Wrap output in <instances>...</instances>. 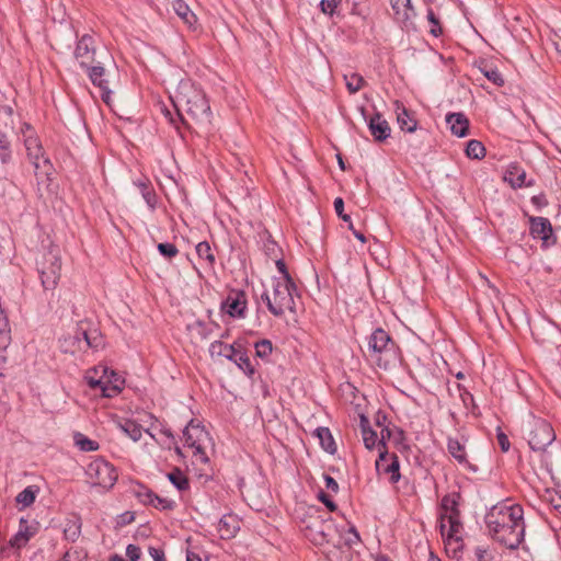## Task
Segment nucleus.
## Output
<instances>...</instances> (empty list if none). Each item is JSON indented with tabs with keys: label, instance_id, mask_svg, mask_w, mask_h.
<instances>
[{
	"label": "nucleus",
	"instance_id": "obj_1",
	"mask_svg": "<svg viewBox=\"0 0 561 561\" xmlns=\"http://www.w3.org/2000/svg\"><path fill=\"white\" fill-rule=\"evenodd\" d=\"M490 536L508 549H516L524 541V510L518 504L494 505L485 515Z\"/></svg>",
	"mask_w": 561,
	"mask_h": 561
},
{
	"label": "nucleus",
	"instance_id": "obj_2",
	"mask_svg": "<svg viewBox=\"0 0 561 561\" xmlns=\"http://www.w3.org/2000/svg\"><path fill=\"white\" fill-rule=\"evenodd\" d=\"M368 353L376 364L387 369L399 359V347L390 334L381 328L376 329L368 337Z\"/></svg>",
	"mask_w": 561,
	"mask_h": 561
},
{
	"label": "nucleus",
	"instance_id": "obj_3",
	"mask_svg": "<svg viewBox=\"0 0 561 561\" xmlns=\"http://www.w3.org/2000/svg\"><path fill=\"white\" fill-rule=\"evenodd\" d=\"M305 536L314 545L323 546L331 540L333 520L325 517L319 510H312L302 520Z\"/></svg>",
	"mask_w": 561,
	"mask_h": 561
},
{
	"label": "nucleus",
	"instance_id": "obj_4",
	"mask_svg": "<svg viewBox=\"0 0 561 561\" xmlns=\"http://www.w3.org/2000/svg\"><path fill=\"white\" fill-rule=\"evenodd\" d=\"M556 439V433L550 423L545 420L536 419L529 425L528 431V445L537 453H541L546 465H551L550 454L547 451V447L550 446Z\"/></svg>",
	"mask_w": 561,
	"mask_h": 561
},
{
	"label": "nucleus",
	"instance_id": "obj_5",
	"mask_svg": "<svg viewBox=\"0 0 561 561\" xmlns=\"http://www.w3.org/2000/svg\"><path fill=\"white\" fill-rule=\"evenodd\" d=\"M296 289L294 282L275 280L273 283V305H270V312L275 317H282L286 310L295 312L294 293Z\"/></svg>",
	"mask_w": 561,
	"mask_h": 561
},
{
	"label": "nucleus",
	"instance_id": "obj_6",
	"mask_svg": "<svg viewBox=\"0 0 561 561\" xmlns=\"http://www.w3.org/2000/svg\"><path fill=\"white\" fill-rule=\"evenodd\" d=\"M85 473L93 485L110 490L117 481L115 467L103 458H98L88 465Z\"/></svg>",
	"mask_w": 561,
	"mask_h": 561
},
{
	"label": "nucleus",
	"instance_id": "obj_7",
	"mask_svg": "<svg viewBox=\"0 0 561 561\" xmlns=\"http://www.w3.org/2000/svg\"><path fill=\"white\" fill-rule=\"evenodd\" d=\"M44 289L56 288L61 272V260L57 249H50L43 257L38 268Z\"/></svg>",
	"mask_w": 561,
	"mask_h": 561
},
{
	"label": "nucleus",
	"instance_id": "obj_8",
	"mask_svg": "<svg viewBox=\"0 0 561 561\" xmlns=\"http://www.w3.org/2000/svg\"><path fill=\"white\" fill-rule=\"evenodd\" d=\"M185 111L193 119L201 123H210L211 112L209 102L202 91L194 90L185 100Z\"/></svg>",
	"mask_w": 561,
	"mask_h": 561
},
{
	"label": "nucleus",
	"instance_id": "obj_9",
	"mask_svg": "<svg viewBox=\"0 0 561 561\" xmlns=\"http://www.w3.org/2000/svg\"><path fill=\"white\" fill-rule=\"evenodd\" d=\"M92 84L101 91V99L107 105L112 106V90L108 87V80L105 78L104 62L98 59L95 64H91L84 68Z\"/></svg>",
	"mask_w": 561,
	"mask_h": 561
},
{
	"label": "nucleus",
	"instance_id": "obj_10",
	"mask_svg": "<svg viewBox=\"0 0 561 561\" xmlns=\"http://www.w3.org/2000/svg\"><path fill=\"white\" fill-rule=\"evenodd\" d=\"M73 56L82 69L95 64L98 58L94 37L90 34H83L77 42Z\"/></svg>",
	"mask_w": 561,
	"mask_h": 561
},
{
	"label": "nucleus",
	"instance_id": "obj_11",
	"mask_svg": "<svg viewBox=\"0 0 561 561\" xmlns=\"http://www.w3.org/2000/svg\"><path fill=\"white\" fill-rule=\"evenodd\" d=\"M376 470L380 476H388L389 482L392 484L399 482L401 478L399 458L396 454H389L388 450L379 451L376 460Z\"/></svg>",
	"mask_w": 561,
	"mask_h": 561
},
{
	"label": "nucleus",
	"instance_id": "obj_12",
	"mask_svg": "<svg viewBox=\"0 0 561 561\" xmlns=\"http://www.w3.org/2000/svg\"><path fill=\"white\" fill-rule=\"evenodd\" d=\"M22 141L25 147L27 158L35 169V173L37 174V171L41 168V160L46 169L45 172H47L51 168V164L49 159L44 157V149L37 134L23 138Z\"/></svg>",
	"mask_w": 561,
	"mask_h": 561
},
{
	"label": "nucleus",
	"instance_id": "obj_13",
	"mask_svg": "<svg viewBox=\"0 0 561 561\" xmlns=\"http://www.w3.org/2000/svg\"><path fill=\"white\" fill-rule=\"evenodd\" d=\"M529 232L534 239H540L542 245L549 247L556 243L557 238L553 234L551 222L546 217H530Z\"/></svg>",
	"mask_w": 561,
	"mask_h": 561
},
{
	"label": "nucleus",
	"instance_id": "obj_14",
	"mask_svg": "<svg viewBox=\"0 0 561 561\" xmlns=\"http://www.w3.org/2000/svg\"><path fill=\"white\" fill-rule=\"evenodd\" d=\"M221 309L232 318H243L247 310V295L243 290H232L221 304Z\"/></svg>",
	"mask_w": 561,
	"mask_h": 561
},
{
	"label": "nucleus",
	"instance_id": "obj_15",
	"mask_svg": "<svg viewBox=\"0 0 561 561\" xmlns=\"http://www.w3.org/2000/svg\"><path fill=\"white\" fill-rule=\"evenodd\" d=\"M462 524L460 522V515L458 516H448V518L443 522L440 519V533L443 537L446 538L447 545L455 542L457 545L461 543V534Z\"/></svg>",
	"mask_w": 561,
	"mask_h": 561
},
{
	"label": "nucleus",
	"instance_id": "obj_16",
	"mask_svg": "<svg viewBox=\"0 0 561 561\" xmlns=\"http://www.w3.org/2000/svg\"><path fill=\"white\" fill-rule=\"evenodd\" d=\"M227 358L233 362L247 376L252 377L254 375V367L241 344L233 343L231 353L227 355Z\"/></svg>",
	"mask_w": 561,
	"mask_h": 561
},
{
	"label": "nucleus",
	"instance_id": "obj_17",
	"mask_svg": "<svg viewBox=\"0 0 561 561\" xmlns=\"http://www.w3.org/2000/svg\"><path fill=\"white\" fill-rule=\"evenodd\" d=\"M526 171L517 163H512L507 167L504 173V181L510 183L513 188H520L524 186H531L533 182L526 181Z\"/></svg>",
	"mask_w": 561,
	"mask_h": 561
},
{
	"label": "nucleus",
	"instance_id": "obj_18",
	"mask_svg": "<svg viewBox=\"0 0 561 561\" xmlns=\"http://www.w3.org/2000/svg\"><path fill=\"white\" fill-rule=\"evenodd\" d=\"M368 128L376 141H383L390 136V126L380 113H375L368 122Z\"/></svg>",
	"mask_w": 561,
	"mask_h": 561
},
{
	"label": "nucleus",
	"instance_id": "obj_19",
	"mask_svg": "<svg viewBox=\"0 0 561 561\" xmlns=\"http://www.w3.org/2000/svg\"><path fill=\"white\" fill-rule=\"evenodd\" d=\"M446 123L449 125L451 134L457 137H466L469 133V121L463 113H448Z\"/></svg>",
	"mask_w": 561,
	"mask_h": 561
},
{
	"label": "nucleus",
	"instance_id": "obj_20",
	"mask_svg": "<svg viewBox=\"0 0 561 561\" xmlns=\"http://www.w3.org/2000/svg\"><path fill=\"white\" fill-rule=\"evenodd\" d=\"M36 530L37 528L35 526H31L26 519L21 518L19 530L10 539V545L18 549L24 547L28 542V540L36 534Z\"/></svg>",
	"mask_w": 561,
	"mask_h": 561
},
{
	"label": "nucleus",
	"instance_id": "obj_21",
	"mask_svg": "<svg viewBox=\"0 0 561 561\" xmlns=\"http://www.w3.org/2000/svg\"><path fill=\"white\" fill-rule=\"evenodd\" d=\"M394 18L398 22L407 25L415 15L411 0H390Z\"/></svg>",
	"mask_w": 561,
	"mask_h": 561
},
{
	"label": "nucleus",
	"instance_id": "obj_22",
	"mask_svg": "<svg viewBox=\"0 0 561 561\" xmlns=\"http://www.w3.org/2000/svg\"><path fill=\"white\" fill-rule=\"evenodd\" d=\"M447 449L449 454L458 461L459 465L468 468L469 470L477 472L478 468L470 463L467 458L465 446L456 438H448Z\"/></svg>",
	"mask_w": 561,
	"mask_h": 561
},
{
	"label": "nucleus",
	"instance_id": "obj_23",
	"mask_svg": "<svg viewBox=\"0 0 561 561\" xmlns=\"http://www.w3.org/2000/svg\"><path fill=\"white\" fill-rule=\"evenodd\" d=\"M82 522L80 516L73 514L71 517L66 519L64 526V537L66 540L75 542L81 535Z\"/></svg>",
	"mask_w": 561,
	"mask_h": 561
},
{
	"label": "nucleus",
	"instance_id": "obj_24",
	"mask_svg": "<svg viewBox=\"0 0 561 561\" xmlns=\"http://www.w3.org/2000/svg\"><path fill=\"white\" fill-rule=\"evenodd\" d=\"M458 499H459L458 493L447 494L442 499L440 506H442V510L444 511V513L440 514V519L443 522H445V519L448 518V516L460 515V512L458 510V504H459Z\"/></svg>",
	"mask_w": 561,
	"mask_h": 561
},
{
	"label": "nucleus",
	"instance_id": "obj_25",
	"mask_svg": "<svg viewBox=\"0 0 561 561\" xmlns=\"http://www.w3.org/2000/svg\"><path fill=\"white\" fill-rule=\"evenodd\" d=\"M397 121L402 130L412 133L416 129L417 122L412 117L409 111L397 102Z\"/></svg>",
	"mask_w": 561,
	"mask_h": 561
},
{
	"label": "nucleus",
	"instance_id": "obj_26",
	"mask_svg": "<svg viewBox=\"0 0 561 561\" xmlns=\"http://www.w3.org/2000/svg\"><path fill=\"white\" fill-rule=\"evenodd\" d=\"M313 435L319 439L321 447L329 454L333 455L336 451L334 438L328 427H318L314 430Z\"/></svg>",
	"mask_w": 561,
	"mask_h": 561
},
{
	"label": "nucleus",
	"instance_id": "obj_27",
	"mask_svg": "<svg viewBox=\"0 0 561 561\" xmlns=\"http://www.w3.org/2000/svg\"><path fill=\"white\" fill-rule=\"evenodd\" d=\"M174 12L185 24L192 27L196 23V16L183 0H174L172 3Z\"/></svg>",
	"mask_w": 561,
	"mask_h": 561
},
{
	"label": "nucleus",
	"instance_id": "obj_28",
	"mask_svg": "<svg viewBox=\"0 0 561 561\" xmlns=\"http://www.w3.org/2000/svg\"><path fill=\"white\" fill-rule=\"evenodd\" d=\"M482 75L492 83H494L497 87H502L504 84V79L502 77V73L497 70L496 67L489 65L486 62H481V66L479 67Z\"/></svg>",
	"mask_w": 561,
	"mask_h": 561
},
{
	"label": "nucleus",
	"instance_id": "obj_29",
	"mask_svg": "<svg viewBox=\"0 0 561 561\" xmlns=\"http://www.w3.org/2000/svg\"><path fill=\"white\" fill-rule=\"evenodd\" d=\"M11 344V329L8 317L0 310V348L7 350Z\"/></svg>",
	"mask_w": 561,
	"mask_h": 561
},
{
	"label": "nucleus",
	"instance_id": "obj_30",
	"mask_svg": "<svg viewBox=\"0 0 561 561\" xmlns=\"http://www.w3.org/2000/svg\"><path fill=\"white\" fill-rule=\"evenodd\" d=\"M137 187L140 191V194L142 195L144 199L146 201L147 205L154 209L157 205V195L153 191V188L150 185L149 181H139L136 183Z\"/></svg>",
	"mask_w": 561,
	"mask_h": 561
},
{
	"label": "nucleus",
	"instance_id": "obj_31",
	"mask_svg": "<svg viewBox=\"0 0 561 561\" xmlns=\"http://www.w3.org/2000/svg\"><path fill=\"white\" fill-rule=\"evenodd\" d=\"M119 427L134 442H138L142 436V427L133 420H125L119 423Z\"/></svg>",
	"mask_w": 561,
	"mask_h": 561
},
{
	"label": "nucleus",
	"instance_id": "obj_32",
	"mask_svg": "<svg viewBox=\"0 0 561 561\" xmlns=\"http://www.w3.org/2000/svg\"><path fill=\"white\" fill-rule=\"evenodd\" d=\"M13 152L9 137L0 130V161L9 164L12 161Z\"/></svg>",
	"mask_w": 561,
	"mask_h": 561
},
{
	"label": "nucleus",
	"instance_id": "obj_33",
	"mask_svg": "<svg viewBox=\"0 0 561 561\" xmlns=\"http://www.w3.org/2000/svg\"><path fill=\"white\" fill-rule=\"evenodd\" d=\"M168 479L179 491H186L190 488L187 477L178 468L168 473Z\"/></svg>",
	"mask_w": 561,
	"mask_h": 561
},
{
	"label": "nucleus",
	"instance_id": "obj_34",
	"mask_svg": "<svg viewBox=\"0 0 561 561\" xmlns=\"http://www.w3.org/2000/svg\"><path fill=\"white\" fill-rule=\"evenodd\" d=\"M196 253L198 257L205 262L206 266H214L215 255L211 251L210 244L207 241H202L196 245Z\"/></svg>",
	"mask_w": 561,
	"mask_h": 561
},
{
	"label": "nucleus",
	"instance_id": "obj_35",
	"mask_svg": "<svg viewBox=\"0 0 561 561\" xmlns=\"http://www.w3.org/2000/svg\"><path fill=\"white\" fill-rule=\"evenodd\" d=\"M133 494L144 504L151 505L154 492L141 483H137L133 489Z\"/></svg>",
	"mask_w": 561,
	"mask_h": 561
},
{
	"label": "nucleus",
	"instance_id": "obj_36",
	"mask_svg": "<svg viewBox=\"0 0 561 561\" xmlns=\"http://www.w3.org/2000/svg\"><path fill=\"white\" fill-rule=\"evenodd\" d=\"M36 493L37 490L35 489V486L30 485L16 495L15 501L23 507H28L35 502Z\"/></svg>",
	"mask_w": 561,
	"mask_h": 561
},
{
	"label": "nucleus",
	"instance_id": "obj_37",
	"mask_svg": "<svg viewBox=\"0 0 561 561\" xmlns=\"http://www.w3.org/2000/svg\"><path fill=\"white\" fill-rule=\"evenodd\" d=\"M466 154L471 159H482L485 156V148L481 141L472 139L467 144Z\"/></svg>",
	"mask_w": 561,
	"mask_h": 561
},
{
	"label": "nucleus",
	"instance_id": "obj_38",
	"mask_svg": "<svg viewBox=\"0 0 561 561\" xmlns=\"http://www.w3.org/2000/svg\"><path fill=\"white\" fill-rule=\"evenodd\" d=\"M344 79L346 81L347 90L351 93L358 92L364 87V84L366 83L364 78L360 75H358V73H351L348 76L345 75Z\"/></svg>",
	"mask_w": 561,
	"mask_h": 561
},
{
	"label": "nucleus",
	"instance_id": "obj_39",
	"mask_svg": "<svg viewBox=\"0 0 561 561\" xmlns=\"http://www.w3.org/2000/svg\"><path fill=\"white\" fill-rule=\"evenodd\" d=\"M75 442L76 445L82 450V451H94L99 449V444L95 440H92L88 437H85L83 434L77 433L75 435Z\"/></svg>",
	"mask_w": 561,
	"mask_h": 561
},
{
	"label": "nucleus",
	"instance_id": "obj_40",
	"mask_svg": "<svg viewBox=\"0 0 561 561\" xmlns=\"http://www.w3.org/2000/svg\"><path fill=\"white\" fill-rule=\"evenodd\" d=\"M230 519H233V517L232 516H224L219 520L218 530L220 533L221 538H231L236 534V527L230 526V523H229Z\"/></svg>",
	"mask_w": 561,
	"mask_h": 561
},
{
	"label": "nucleus",
	"instance_id": "obj_41",
	"mask_svg": "<svg viewBox=\"0 0 561 561\" xmlns=\"http://www.w3.org/2000/svg\"><path fill=\"white\" fill-rule=\"evenodd\" d=\"M254 347H255L256 356L262 358V359L267 358L268 355H271V353L273 351L272 342L270 340H266V339L256 342Z\"/></svg>",
	"mask_w": 561,
	"mask_h": 561
},
{
	"label": "nucleus",
	"instance_id": "obj_42",
	"mask_svg": "<svg viewBox=\"0 0 561 561\" xmlns=\"http://www.w3.org/2000/svg\"><path fill=\"white\" fill-rule=\"evenodd\" d=\"M232 347H233V344L229 345V344H225L220 341H215L210 344L209 352L213 356L218 355V356H224L227 358V355H229V353H231Z\"/></svg>",
	"mask_w": 561,
	"mask_h": 561
},
{
	"label": "nucleus",
	"instance_id": "obj_43",
	"mask_svg": "<svg viewBox=\"0 0 561 561\" xmlns=\"http://www.w3.org/2000/svg\"><path fill=\"white\" fill-rule=\"evenodd\" d=\"M151 506L160 511H172L175 507V502L154 494Z\"/></svg>",
	"mask_w": 561,
	"mask_h": 561
},
{
	"label": "nucleus",
	"instance_id": "obj_44",
	"mask_svg": "<svg viewBox=\"0 0 561 561\" xmlns=\"http://www.w3.org/2000/svg\"><path fill=\"white\" fill-rule=\"evenodd\" d=\"M427 21L432 24L430 33L435 37L442 35L443 30L438 16L434 13L433 9H427Z\"/></svg>",
	"mask_w": 561,
	"mask_h": 561
},
{
	"label": "nucleus",
	"instance_id": "obj_45",
	"mask_svg": "<svg viewBox=\"0 0 561 561\" xmlns=\"http://www.w3.org/2000/svg\"><path fill=\"white\" fill-rule=\"evenodd\" d=\"M190 428L196 430L199 432V434H203V430L199 428L198 425H194V421L191 420V422L187 424V426L183 431V436L185 439V445L188 447L196 446V443H198V438H194L193 435L190 433Z\"/></svg>",
	"mask_w": 561,
	"mask_h": 561
},
{
	"label": "nucleus",
	"instance_id": "obj_46",
	"mask_svg": "<svg viewBox=\"0 0 561 561\" xmlns=\"http://www.w3.org/2000/svg\"><path fill=\"white\" fill-rule=\"evenodd\" d=\"M543 501L550 504L556 511L561 514V494L556 491L547 490L543 495Z\"/></svg>",
	"mask_w": 561,
	"mask_h": 561
},
{
	"label": "nucleus",
	"instance_id": "obj_47",
	"mask_svg": "<svg viewBox=\"0 0 561 561\" xmlns=\"http://www.w3.org/2000/svg\"><path fill=\"white\" fill-rule=\"evenodd\" d=\"M157 249H158L159 253L162 256H164L165 259H172L179 253V250L175 247V244L169 243V242L159 243L157 245Z\"/></svg>",
	"mask_w": 561,
	"mask_h": 561
},
{
	"label": "nucleus",
	"instance_id": "obj_48",
	"mask_svg": "<svg viewBox=\"0 0 561 561\" xmlns=\"http://www.w3.org/2000/svg\"><path fill=\"white\" fill-rule=\"evenodd\" d=\"M121 391H122V387H121L118 383H116V382L112 383V382H110V381H105V385H104V386H102V391H101V393H102V396H103L104 398H114V397H116Z\"/></svg>",
	"mask_w": 561,
	"mask_h": 561
},
{
	"label": "nucleus",
	"instance_id": "obj_49",
	"mask_svg": "<svg viewBox=\"0 0 561 561\" xmlns=\"http://www.w3.org/2000/svg\"><path fill=\"white\" fill-rule=\"evenodd\" d=\"M363 435V440H364V444H365V447L369 450L374 449L376 446H378V435L377 433L371 430V431H366Z\"/></svg>",
	"mask_w": 561,
	"mask_h": 561
},
{
	"label": "nucleus",
	"instance_id": "obj_50",
	"mask_svg": "<svg viewBox=\"0 0 561 561\" xmlns=\"http://www.w3.org/2000/svg\"><path fill=\"white\" fill-rule=\"evenodd\" d=\"M334 210L336 213V215L345 222H350L351 221V217L350 215L345 214L344 213V201L342 197H336L334 199Z\"/></svg>",
	"mask_w": 561,
	"mask_h": 561
},
{
	"label": "nucleus",
	"instance_id": "obj_51",
	"mask_svg": "<svg viewBox=\"0 0 561 561\" xmlns=\"http://www.w3.org/2000/svg\"><path fill=\"white\" fill-rule=\"evenodd\" d=\"M102 344V335L98 330H91L87 336V345L92 348H98Z\"/></svg>",
	"mask_w": 561,
	"mask_h": 561
},
{
	"label": "nucleus",
	"instance_id": "obj_52",
	"mask_svg": "<svg viewBox=\"0 0 561 561\" xmlns=\"http://www.w3.org/2000/svg\"><path fill=\"white\" fill-rule=\"evenodd\" d=\"M341 3V0H321L320 7L323 13L332 15Z\"/></svg>",
	"mask_w": 561,
	"mask_h": 561
},
{
	"label": "nucleus",
	"instance_id": "obj_53",
	"mask_svg": "<svg viewBox=\"0 0 561 561\" xmlns=\"http://www.w3.org/2000/svg\"><path fill=\"white\" fill-rule=\"evenodd\" d=\"M192 448H194L193 456L196 461L204 463V465L209 462V458L206 455L204 448L201 446L199 443H196V446H193Z\"/></svg>",
	"mask_w": 561,
	"mask_h": 561
},
{
	"label": "nucleus",
	"instance_id": "obj_54",
	"mask_svg": "<svg viewBox=\"0 0 561 561\" xmlns=\"http://www.w3.org/2000/svg\"><path fill=\"white\" fill-rule=\"evenodd\" d=\"M360 541V537L355 527H351L347 531L346 537L344 538V543L348 547H353L354 545Z\"/></svg>",
	"mask_w": 561,
	"mask_h": 561
},
{
	"label": "nucleus",
	"instance_id": "obj_55",
	"mask_svg": "<svg viewBox=\"0 0 561 561\" xmlns=\"http://www.w3.org/2000/svg\"><path fill=\"white\" fill-rule=\"evenodd\" d=\"M264 249H265L266 254L268 256H271L272 259H277L278 257V253L280 252V249L278 248L276 242L273 241V240H267L264 243Z\"/></svg>",
	"mask_w": 561,
	"mask_h": 561
},
{
	"label": "nucleus",
	"instance_id": "obj_56",
	"mask_svg": "<svg viewBox=\"0 0 561 561\" xmlns=\"http://www.w3.org/2000/svg\"><path fill=\"white\" fill-rule=\"evenodd\" d=\"M57 561H84L82 552L79 550H68L62 558Z\"/></svg>",
	"mask_w": 561,
	"mask_h": 561
},
{
	"label": "nucleus",
	"instance_id": "obj_57",
	"mask_svg": "<svg viewBox=\"0 0 561 561\" xmlns=\"http://www.w3.org/2000/svg\"><path fill=\"white\" fill-rule=\"evenodd\" d=\"M318 499L325 505V507L330 511V512H335L337 510V506L336 504L333 502V500L331 499V496L327 493H324L323 491H320L319 494H318Z\"/></svg>",
	"mask_w": 561,
	"mask_h": 561
},
{
	"label": "nucleus",
	"instance_id": "obj_58",
	"mask_svg": "<svg viewBox=\"0 0 561 561\" xmlns=\"http://www.w3.org/2000/svg\"><path fill=\"white\" fill-rule=\"evenodd\" d=\"M35 134H36V131L34 129V127L30 123L24 122L20 127L18 137L21 140H23V138H27L28 136H33Z\"/></svg>",
	"mask_w": 561,
	"mask_h": 561
},
{
	"label": "nucleus",
	"instance_id": "obj_59",
	"mask_svg": "<svg viewBox=\"0 0 561 561\" xmlns=\"http://www.w3.org/2000/svg\"><path fill=\"white\" fill-rule=\"evenodd\" d=\"M391 435H392V432H391V430L388 426H385L383 428H381V431H380V438H379V442H378L379 451L380 450H387V448H386V440L390 439Z\"/></svg>",
	"mask_w": 561,
	"mask_h": 561
},
{
	"label": "nucleus",
	"instance_id": "obj_60",
	"mask_svg": "<svg viewBox=\"0 0 561 561\" xmlns=\"http://www.w3.org/2000/svg\"><path fill=\"white\" fill-rule=\"evenodd\" d=\"M126 556L130 561H138L141 556V550L136 545H128L126 548Z\"/></svg>",
	"mask_w": 561,
	"mask_h": 561
},
{
	"label": "nucleus",
	"instance_id": "obj_61",
	"mask_svg": "<svg viewBox=\"0 0 561 561\" xmlns=\"http://www.w3.org/2000/svg\"><path fill=\"white\" fill-rule=\"evenodd\" d=\"M496 439H497V444H499L501 450L504 453L508 451L511 444H510L507 435L505 433L499 431L497 435H496Z\"/></svg>",
	"mask_w": 561,
	"mask_h": 561
},
{
	"label": "nucleus",
	"instance_id": "obj_62",
	"mask_svg": "<svg viewBox=\"0 0 561 561\" xmlns=\"http://www.w3.org/2000/svg\"><path fill=\"white\" fill-rule=\"evenodd\" d=\"M85 379H87V383L89 385V387L93 390L102 391V386L105 385V381L101 378L96 379L94 377L87 376Z\"/></svg>",
	"mask_w": 561,
	"mask_h": 561
},
{
	"label": "nucleus",
	"instance_id": "obj_63",
	"mask_svg": "<svg viewBox=\"0 0 561 561\" xmlns=\"http://www.w3.org/2000/svg\"><path fill=\"white\" fill-rule=\"evenodd\" d=\"M324 483H325V488L328 490H330L331 492H333V493L339 492V483L331 476L324 474Z\"/></svg>",
	"mask_w": 561,
	"mask_h": 561
},
{
	"label": "nucleus",
	"instance_id": "obj_64",
	"mask_svg": "<svg viewBox=\"0 0 561 561\" xmlns=\"http://www.w3.org/2000/svg\"><path fill=\"white\" fill-rule=\"evenodd\" d=\"M149 554L153 559V561H167L164 558V551L160 548L150 547Z\"/></svg>",
	"mask_w": 561,
	"mask_h": 561
}]
</instances>
